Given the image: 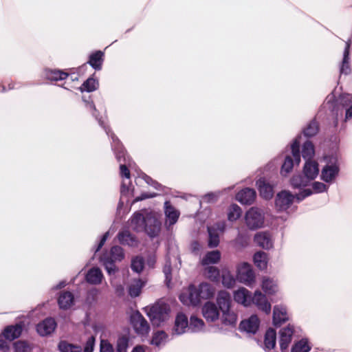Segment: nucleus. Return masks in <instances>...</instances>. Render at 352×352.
I'll use <instances>...</instances> for the list:
<instances>
[{
    "label": "nucleus",
    "instance_id": "59",
    "mask_svg": "<svg viewBox=\"0 0 352 352\" xmlns=\"http://www.w3.org/2000/svg\"><path fill=\"white\" fill-rule=\"evenodd\" d=\"M8 340L1 333L0 334V352H6L8 349Z\"/></svg>",
    "mask_w": 352,
    "mask_h": 352
},
{
    "label": "nucleus",
    "instance_id": "18",
    "mask_svg": "<svg viewBox=\"0 0 352 352\" xmlns=\"http://www.w3.org/2000/svg\"><path fill=\"white\" fill-rule=\"evenodd\" d=\"M104 60V52L101 50H97L91 53L89 56L88 63L95 70L100 71L102 69Z\"/></svg>",
    "mask_w": 352,
    "mask_h": 352
},
{
    "label": "nucleus",
    "instance_id": "45",
    "mask_svg": "<svg viewBox=\"0 0 352 352\" xmlns=\"http://www.w3.org/2000/svg\"><path fill=\"white\" fill-rule=\"evenodd\" d=\"M144 267V259L141 256H134L131 260V270L138 274L141 273Z\"/></svg>",
    "mask_w": 352,
    "mask_h": 352
},
{
    "label": "nucleus",
    "instance_id": "55",
    "mask_svg": "<svg viewBox=\"0 0 352 352\" xmlns=\"http://www.w3.org/2000/svg\"><path fill=\"white\" fill-rule=\"evenodd\" d=\"M100 352H114L113 345L107 340H101Z\"/></svg>",
    "mask_w": 352,
    "mask_h": 352
},
{
    "label": "nucleus",
    "instance_id": "11",
    "mask_svg": "<svg viewBox=\"0 0 352 352\" xmlns=\"http://www.w3.org/2000/svg\"><path fill=\"white\" fill-rule=\"evenodd\" d=\"M256 197V193L254 189L251 188H244L239 191L236 195V199L244 205H251L254 203Z\"/></svg>",
    "mask_w": 352,
    "mask_h": 352
},
{
    "label": "nucleus",
    "instance_id": "13",
    "mask_svg": "<svg viewBox=\"0 0 352 352\" xmlns=\"http://www.w3.org/2000/svg\"><path fill=\"white\" fill-rule=\"evenodd\" d=\"M56 322L52 318H47L36 325V331L41 336L51 334L56 327Z\"/></svg>",
    "mask_w": 352,
    "mask_h": 352
},
{
    "label": "nucleus",
    "instance_id": "26",
    "mask_svg": "<svg viewBox=\"0 0 352 352\" xmlns=\"http://www.w3.org/2000/svg\"><path fill=\"white\" fill-rule=\"evenodd\" d=\"M103 278L102 271L98 267H92L87 273L85 279L87 283L92 285H99Z\"/></svg>",
    "mask_w": 352,
    "mask_h": 352
},
{
    "label": "nucleus",
    "instance_id": "35",
    "mask_svg": "<svg viewBox=\"0 0 352 352\" xmlns=\"http://www.w3.org/2000/svg\"><path fill=\"white\" fill-rule=\"evenodd\" d=\"M69 74L60 70L49 69L45 72L46 78L51 81H58L65 80L68 77Z\"/></svg>",
    "mask_w": 352,
    "mask_h": 352
},
{
    "label": "nucleus",
    "instance_id": "60",
    "mask_svg": "<svg viewBox=\"0 0 352 352\" xmlns=\"http://www.w3.org/2000/svg\"><path fill=\"white\" fill-rule=\"evenodd\" d=\"M201 248H202V246L201 245L199 242L197 241H193L190 243L191 251L192 253H194L195 254H198L200 252Z\"/></svg>",
    "mask_w": 352,
    "mask_h": 352
},
{
    "label": "nucleus",
    "instance_id": "9",
    "mask_svg": "<svg viewBox=\"0 0 352 352\" xmlns=\"http://www.w3.org/2000/svg\"><path fill=\"white\" fill-rule=\"evenodd\" d=\"M161 228V223L157 218L152 215L146 216V221L143 229L146 234L151 238L158 235Z\"/></svg>",
    "mask_w": 352,
    "mask_h": 352
},
{
    "label": "nucleus",
    "instance_id": "12",
    "mask_svg": "<svg viewBox=\"0 0 352 352\" xmlns=\"http://www.w3.org/2000/svg\"><path fill=\"white\" fill-rule=\"evenodd\" d=\"M236 277L240 282L245 284L254 282L255 278L253 270L248 263H244L238 269Z\"/></svg>",
    "mask_w": 352,
    "mask_h": 352
},
{
    "label": "nucleus",
    "instance_id": "34",
    "mask_svg": "<svg viewBox=\"0 0 352 352\" xmlns=\"http://www.w3.org/2000/svg\"><path fill=\"white\" fill-rule=\"evenodd\" d=\"M197 288L202 299H209L214 294V289L209 283H202L199 284Z\"/></svg>",
    "mask_w": 352,
    "mask_h": 352
},
{
    "label": "nucleus",
    "instance_id": "2",
    "mask_svg": "<svg viewBox=\"0 0 352 352\" xmlns=\"http://www.w3.org/2000/svg\"><path fill=\"white\" fill-rule=\"evenodd\" d=\"M169 312L168 305L165 303H157L151 307L148 315L152 323L154 325L159 326L161 322L166 320Z\"/></svg>",
    "mask_w": 352,
    "mask_h": 352
},
{
    "label": "nucleus",
    "instance_id": "52",
    "mask_svg": "<svg viewBox=\"0 0 352 352\" xmlns=\"http://www.w3.org/2000/svg\"><path fill=\"white\" fill-rule=\"evenodd\" d=\"M206 272L208 278L212 281L219 280L220 276L219 270L214 266H209L206 269Z\"/></svg>",
    "mask_w": 352,
    "mask_h": 352
},
{
    "label": "nucleus",
    "instance_id": "57",
    "mask_svg": "<svg viewBox=\"0 0 352 352\" xmlns=\"http://www.w3.org/2000/svg\"><path fill=\"white\" fill-rule=\"evenodd\" d=\"M94 342L95 338L94 336H91L90 338H89V339L86 342L84 352H92L94 350Z\"/></svg>",
    "mask_w": 352,
    "mask_h": 352
},
{
    "label": "nucleus",
    "instance_id": "15",
    "mask_svg": "<svg viewBox=\"0 0 352 352\" xmlns=\"http://www.w3.org/2000/svg\"><path fill=\"white\" fill-rule=\"evenodd\" d=\"M294 332V327L288 325L280 331V348L282 351L287 349L292 342V336Z\"/></svg>",
    "mask_w": 352,
    "mask_h": 352
},
{
    "label": "nucleus",
    "instance_id": "27",
    "mask_svg": "<svg viewBox=\"0 0 352 352\" xmlns=\"http://www.w3.org/2000/svg\"><path fill=\"white\" fill-rule=\"evenodd\" d=\"M251 292L245 288H241L236 291L234 294V299L238 303H241L244 306L250 305Z\"/></svg>",
    "mask_w": 352,
    "mask_h": 352
},
{
    "label": "nucleus",
    "instance_id": "41",
    "mask_svg": "<svg viewBox=\"0 0 352 352\" xmlns=\"http://www.w3.org/2000/svg\"><path fill=\"white\" fill-rule=\"evenodd\" d=\"M237 320L236 314L230 309L222 312V322L225 325L234 326Z\"/></svg>",
    "mask_w": 352,
    "mask_h": 352
},
{
    "label": "nucleus",
    "instance_id": "22",
    "mask_svg": "<svg viewBox=\"0 0 352 352\" xmlns=\"http://www.w3.org/2000/svg\"><path fill=\"white\" fill-rule=\"evenodd\" d=\"M319 173L318 164L314 160H307L303 167V174L309 179L314 180Z\"/></svg>",
    "mask_w": 352,
    "mask_h": 352
},
{
    "label": "nucleus",
    "instance_id": "10",
    "mask_svg": "<svg viewBox=\"0 0 352 352\" xmlns=\"http://www.w3.org/2000/svg\"><path fill=\"white\" fill-rule=\"evenodd\" d=\"M260 325V320L256 315L251 316L248 319L242 320L239 324V329L255 334Z\"/></svg>",
    "mask_w": 352,
    "mask_h": 352
},
{
    "label": "nucleus",
    "instance_id": "29",
    "mask_svg": "<svg viewBox=\"0 0 352 352\" xmlns=\"http://www.w3.org/2000/svg\"><path fill=\"white\" fill-rule=\"evenodd\" d=\"M94 74L89 77L81 85L80 90L87 92H92L96 91L99 87V82L98 79L94 78Z\"/></svg>",
    "mask_w": 352,
    "mask_h": 352
},
{
    "label": "nucleus",
    "instance_id": "6",
    "mask_svg": "<svg viewBox=\"0 0 352 352\" xmlns=\"http://www.w3.org/2000/svg\"><path fill=\"white\" fill-rule=\"evenodd\" d=\"M294 195L287 190L279 192L275 198V206L278 211L287 210L294 203Z\"/></svg>",
    "mask_w": 352,
    "mask_h": 352
},
{
    "label": "nucleus",
    "instance_id": "61",
    "mask_svg": "<svg viewBox=\"0 0 352 352\" xmlns=\"http://www.w3.org/2000/svg\"><path fill=\"white\" fill-rule=\"evenodd\" d=\"M16 352H26L28 345L24 342H17L15 343Z\"/></svg>",
    "mask_w": 352,
    "mask_h": 352
},
{
    "label": "nucleus",
    "instance_id": "51",
    "mask_svg": "<svg viewBox=\"0 0 352 352\" xmlns=\"http://www.w3.org/2000/svg\"><path fill=\"white\" fill-rule=\"evenodd\" d=\"M204 326V322L201 319L195 316H192L190 317L189 328L191 329L193 331L201 330Z\"/></svg>",
    "mask_w": 352,
    "mask_h": 352
},
{
    "label": "nucleus",
    "instance_id": "30",
    "mask_svg": "<svg viewBox=\"0 0 352 352\" xmlns=\"http://www.w3.org/2000/svg\"><path fill=\"white\" fill-rule=\"evenodd\" d=\"M267 254L262 251L257 252L254 255V264L261 270L267 268Z\"/></svg>",
    "mask_w": 352,
    "mask_h": 352
},
{
    "label": "nucleus",
    "instance_id": "14",
    "mask_svg": "<svg viewBox=\"0 0 352 352\" xmlns=\"http://www.w3.org/2000/svg\"><path fill=\"white\" fill-rule=\"evenodd\" d=\"M203 316L208 322H214L219 317V309L210 301L206 302L202 308Z\"/></svg>",
    "mask_w": 352,
    "mask_h": 352
},
{
    "label": "nucleus",
    "instance_id": "54",
    "mask_svg": "<svg viewBox=\"0 0 352 352\" xmlns=\"http://www.w3.org/2000/svg\"><path fill=\"white\" fill-rule=\"evenodd\" d=\"M222 283L224 286L227 287L228 288H231L234 285L235 280L229 274H224L222 276Z\"/></svg>",
    "mask_w": 352,
    "mask_h": 352
},
{
    "label": "nucleus",
    "instance_id": "32",
    "mask_svg": "<svg viewBox=\"0 0 352 352\" xmlns=\"http://www.w3.org/2000/svg\"><path fill=\"white\" fill-rule=\"evenodd\" d=\"M146 221V217L142 213L136 212L131 217V226L134 230L139 232L143 229Z\"/></svg>",
    "mask_w": 352,
    "mask_h": 352
},
{
    "label": "nucleus",
    "instance_id": "21",
    "mask_svg": "<svg viewBox=\"0 0 352 352\" xmlns=\"http://www.w3.org/2000/svg\"><path fill=\"white\" fill-rule=\"evenodd\" d=\"M217 302L219 306L218 309L222 312L228 311V309H230L232 303L230 294L225 290L219 292L217 297Z\"/></svg>",
    "mask_w": 352,
    "mask_h": 352
},
{
    "label": "nucleus",
    "instance_id": "4",
    "mask_svg": "<svg viewBox=\"0 0 352 352\" xmlns=\"http://www.w3.org/2000/svg\"><path fill=\"white\" fill-rule=\"evenodd\" d=\"M245 223L250 230L261 228L264 223V217L257 208H251L245 214Z\"/></svg>",
    "mask_w": 352,
    "mask_h": 352
},
{
    "label": "nucleus",
    "instance_id": "64",
    "mask_svg": "<svg viewBox=\"0 0 352 352\" xmlns=\"http://www.w3.org/2000/svg\"><path fill=\"white\" fill-rule=\"evenodd\" d=\"M154 197V195H149L148 193L144 192V193H142L140 196L137 197L135 199V201H142L144 199L151 198V197Z\"/></svg>",
    "mask_w": 352,
    "mask_h": 352
},
{
    "label": "nucleus",
    "instance_id": "5",
    "mask_svg": "<svg viewBox=\"0 0 352 352\" xmlns=\"http://www.w3.org/2000/svg\"><path fill=\"white\" fill-rule=\"evenodd\" d=\"M131 322L135 331L138 335L146 336L148 333L150 326L147 320L139 311L131 316Z\"/></svg>",
    "mask_w": 352,
    "mask_h": 352
},
{
    "label": "nucleus",
    "instance_id": "46",
    "mask_svg": "<svg viewBox=\"0 0 352 352\" xmlns=\"http://www.w3.org/2000/svg\"><path fill=\"white\" fill-rule=\"evenodd\" d=\"M129 338L126 336H120L116 342V352H127L129 347Z\"/></svg>",
    "mask_w": 352,
    "mask_h": 352
},
{
    "label": "nucleus",
    "instance_id": "40",
    "mask_svg": "<svg viewBox=\"0 0 352 352\" xmlns=\"http://www.w3.org/2000/svg\"><path fill=\"white\" fill-rule=\"evenodd\" d=\"M104 254L116 261H121L124 257L123 249L118 245L113 246L109 254L106 253Z\"/></svg>",
    "mask_w": 352,
    "mask_h": 352
},
{
    "label": "nucleus",
    "instance_id": "39",
    "mask_svg": "<svg viewBox=\"0 0 352 352\" xmlns=\"http://www.w3.org/2000/svg\"><path fill=\"white\" fill-rule=\"evenodd\" d=\"M319 131V124L316 119L311 120L303 130V134L306 137H313Z\"/></svg>",
    "mask_w": 352,
    "mask_h": 352
},
{
    "label": "nucleus",
    "instance_id": "44",
    "mask_svg": "<svg viewBox=\"0 0 352 352\" xmlns=\"http://www.w3.org/2000/svg\"><path fill=\"white\" fill-rule=\"evenodd\" d=\"M276 284L270 278H263L262 289L267 294H274L276 292Z\"/></svg>",
    "mask_w": 352,
    "mask_h": 352
},
{
    "label": "nucleus",
    "instance_id": "62",
    "mask_svg": "<svg viewBox=\"0 0 352 352\" xmlns=\"http://www.w3.org/2000/svg\"><path fill=\"white\" fill-rule=\"evenodd\" d=\"M108 236H109V232H106L103 234L102 237L101 238V239L97 246L96 252L99 251L102 248V246L104 245V244L105 243V242L108 238Z\"/></svg>",
    "mask_w": 352,
    "mask_h": 352
},
{
    "label": "nucleus",
    "instance_id": "1",
    "mask_svg": "<svg viewBox=\"0 0 352 352\" xmlns=\"http://www.w3.org/2000/svg\"><path fill=\"white\" fill-rule=\"evenodd\" d=\"M300 142L298 138H296L291 146L292 153L293 158L287 155L285 157L284 162L281 166L280 174L283 176H287L290 173L294 167V164L298 165L300 162Z\"/></svg>",
    "mask_w": 352,
    "mask_h": 352
},
{
    "label": "nucleus",
    "instance_id": "56",
    "mask_svg": "<svg viewBox=\"0 0 352 352\" xmlns=\"http://www.w3.org/2000/svg\"><path fill=\"white\" fill-rule=\"evenodd\" d=\"M312 188L314 192L317 193L324 192L327 189V187L324 184L319 182H314L312 184Z\"/></svg>",
    "mask_w": 352,
    "mask_h": 352
},
{
    "label": "nucleus",
    "instance_id": "23",
    "mask_svg": "<svg viewBox=\"0 0 352 352\" xmlns=\"http://www.w3.org/2000/svg\"><path fill=\"white\" fill-rule=\"evenodd\" d=\"M254 240L257 245L265 250L270 249L273 245L271 236L267 232H258L255 234Z\"/></svg>",
    "mask_w": 352,
    "mask_h": 352
},
{
    "label": "nucleus",
    "instance_id": "47",
    "mask_svg": "<svg viewBox=\"0 0 352 352\" xmlns=\"http://www.w3.org/2000/svg\"><path fill=\"white\" fill-rule=\"evenodd\" d=\"M310 350L311 347L309 346L307 340L301 339L294 344L291 352H309Z\"/></svg>",
    "mask_w": 352,
    "mask_h": 352
},
{
    "label": "nucleus",
    "instance_id": "24",
    "mask_svg": "<svg viewBox=\"0 0 352 352\" xmlns=\"http://www.w3.org/2000/svg\"><path fill=\"white\" fill-rule=\"evenodd\" d=\"M288 320L286 309L278 305L274 306L273 310V324L276 327H280Z\"/></svg>",
    "mask_w": 352,
    "mask_h": 352
},
{
    "label": "nucleus",
    "instance_id": "25",
    "mask_svg": "<svg viewBox=\"0 0 352 352\" xmlns=\"http://www.w3.org/2000/svg\"><path fill=\"white\" fill-rule=\"evenodd\" d=\"M74 296L73 294L68 291H62L58 298V304L62 309H67L74 304Z\"/></svg>",
    "mask_w": 352,
    "mask_h": 352
},
{
    "label": "nucleus",
    "instance_id": "8",
    "mask_svg": "<svg viewBox=\"0 0 352 352\" xmlns=\"http://www.w3.org/2000/svg\"><path fill=\"white\" fill-rule=\"evenodd\" d=\"M256 186L259 192L260 196L266 199L270 200L274 196V186L272 185L264 177H261L256 182Z\"/></svg>",
    "mask_w": 352,
    "mask_h": 352
},
{
    "label": "nucleus",
    "instance_id": "49",
    "mask_svg": "<svg viewBox=\"0 0 352 352\" xmlns=\"http://www.w3.org/2000/svg\"><path fill=\"white\" fill-rule=\"evenodd\" d=\"M115 153L116 157L118 162L121 164L126 163L127 157L126 154V151L124 148L123 146H119L118 147H115L112 148Z\"/></svg>",
    "mask_w": 352,
    "mask_h": 352
},
{
    "label": "nucleus",
    "instance_id": "38",
    "mask_svg": "<svg viewBox=\"0 0 352 352\" xmlns=\"http://www.w3.org/2000/svg\"><path fill=\"white\" fill-rule=\"evenodd\" d=\"M100 261L109 274H114L118 270L115 264L116 261L109 258L107 255L102 254L100 257Z\"/></svg>",
    "mask_w": 352,
    "mask_h": 352
},
{
    "label": "nucleus",
    "instance_id": "20",
    "mask_svg": "<svg viewBox=\"0 0 352 352\" xmlns=\"http://www.w3.org/2000/svg\"><path fill=\"white\" fill-rule=\"evenodd\" d=\"M22 325L16 324L15 325L6 327L1 334L5 337L6 340L10 342L19 338L22 333Z\"/></svg>",
    "mask_w": 352,
    "mask_h": 352
},
{
    "label": "nucleus",
    "instance_id": "48",
    "mask_svg": "<svg viewBox=\"0 0 352 352\" xmlns=\"http://www.w3.org/2000/svg\"><path fill=\"white\" fill-rule=\"evenodd\" d=\"M143 287V283L141 280H136L134 283L131 284L129 287V294L135 298L141 294L142 288Z\"/></svg>",
    "mask_w": 352,
    "mask_h": 352
},
{
    "label": "nucleus",
    "instance_id": "3",
    "mask_svg": "<svg viewBox=\"0 0 352 352\" xmlns=\"http://www.w3.org/2000/svg\"><path fill=\"white\" fill-rule=\"evenodd\" d=\"M179 300L187 306H197L200 304L201 298L197 287L194 285L188 286L187 292H182L179 296Z\"/></svg>",
    "mask_w": 352,
    "mask_h": 352
},
{
    "label": "nucleus",
    "instance_id": "19",
    "mask_svg": "<svg viewBox=\"0 0 352 352\" xmlns=\"http://www.w3.org/2000/svg\"><path fill=\"white\" fill-rule=\"evenodd\" d=\"M188 327V320L186 315L182 312L178 313L175 320L174 332L177 335H181L185 332L186 329Z\"/></svg>",
    "mask_w": 352,
    "mask_h": 352
},
{
    "label": "nucleus",
    "instance_id": "28",
    "mask_svg": "<svg viewBox=\"0 0 352 352\" xmlns=\"http://www.w3.org/2000/svg\"><path fill=\"white\" fill-rule=\"evenodd\" d=\"M276 332L272 328H269L265 334L264 344L267 350L274 349L276 346Z\"/></svg>",
    "mask_w": 352,
    "mask_h": 352
},
{
    "label": "nucleus",
    "instance_id": "37",
    "mask_svg": "<svg viewBox=\"0 0 352 352\" xmlns=\"http://www.w3.org/2000/svg\"><path fill=\"white\" fill-rule=\"evenodd\" d=\"M315 154V148L313 143L307 140L302 145V156L307 160H312V157Z\"/></svg>",
    "mask_w": 352,
    "mask_h": 352
},
{
    "label": "nucleus",
    "instance_id": "33",
    "mask_svg": "<svg viewBox=\"0 0 352 352\" xmlns=\"http://www.w3.org/2000/svg\"><path fill=\"white\" fill-rule=\"evenodd\" d=\"M221 259V252L219 250H213L208 252L203 258L201 264L208 265L210 264H215L219 262Z\"/></svg>",
    "mask_w": 352,
    "mask_h": 352
},
{
    "label": "nucleus",
    "instance_id": "31",
    "mask_svg": "<svg viewBox=\"0 0 352 352\" xmlns=\"http://www.w3.org/2000/svg\"><path fill=\"white\" fill-rule=\"evenodd\" d=\"M165 214L169 220L170 224H175L179 216V212L170 204L169 201L165 202Z\"/></svg>",
    "mask_w": 352,
    "mask_h": 352
},
{
    "label": "nucleus",
    "instance_id": "36",
    "mask_svg": "<svg viewBox=\"0 0 352 352\" xmlns=\"http://www.w3.org/2000/svg\"><path fill=\"white\" fill-rule=\"evenodd\" d=\"M310 182L305 175H297L291 179V185L294 188H300L308 186Z\"/></svg>",
    "mask_w": 352,
    "mask_h": 352
},
{
    "label": "nucleus",
    "instance_id": "16",
    "mask_svg": "<svg viewBox=\"0 0 352 352\" xmlns=\"http://www.w3.org/2000/svg\"><path fill=\"white\" fill-rule=\"evenodd\" d=\"M117 238L121 245L129 247H137L139 243L138 238L129 230L119 232Z\"/></svg>",
    "mask_w": 352,
    "mask_h": 352
},
{
    "label": "nucleus",
    "instance_id": "63",
    "mask_svg": "<svg viewBox=\"0 0 352 352\" xmlns=\"http://www.w3.org/2000/svg\"><path fill=\"white\" fill-rule=\"evenodd\" d=\"M111 138L112 140V148H114L115 147H118L119 146H122V143L114 133H112L111 135Z\"/></svg>",
    "mask_w": 352,
    "mask_h": 352
},
{
    "label": "nucleus",
    "instance_id": "17",
    "mask_svg": "<svg viewBox=\"0 0 352 352\" xmlns=\"http://www.w3.org/2000/svg\"><path fill=\"white\" fill-rule=\"evenodd\" d=\"M340 171L336 164L326 165L322 170L321 179L325 182H331L338 176Z\"/></svg>",
    "mask_w": 352,
    "mask_h": 352
},
{
    "label": "nucleus",
    "instance_id": "42",
    "mask_svg": "<svg viewBox=\"0 0 352 352\" xmlns=\"http://www.w3.org/2000/svg\"><path fill=\"white\" fill-rule=\"evenodd\" d=\"M242 214L241 208L236 204H232L228 208V219L234 221L240 218Z\"/></svg>",
    "mask_w": 352,
    "mask_h": 352
},
{
    "label": "nucleus",
    "instance_id": "53",
    "mask_svg": "<svg viewBox=\"0 0 352 352\" xmlns=\"http://www.w3.org/2000/svg\"><path fill=\"white\" fill-rule=\"evenodd\" d=\"M167 338V334L163 331H157L153 336L151 343L156 346H160L161 343Z\"/></svg>",
    "mask_w": 352,
    "mask_h": 352
},
{
    "label": "nucleus",
    "instance_id": "58",
    "mask_svg": "<svg viewBox=\"0 0 352 352\" xmlns=\"http://www.w3.org/2000/svg\"><path fill=\"white\" fill-rule=\"evenodd\" d=\"M120 174L121 177H124L127 179L130 178V170L126 166V163L120 164Z\"/></svg>",
    "mask_w": 352,
    "mask_h": 352
},
{
    "label": "nucleus",
    "instance_id": "7",
    "mask_svg": "<svg viewBox=\"0 0 352 352\" xmlns=\"http://www.w3.org/2000/svg\"><path fill=\"white\" fill-rule=\"evenodd\" d=\"M251 304H254L258 309L263 311L266 314H269L271 311V304L268 302L265 296L258 290L254 292L253 296H250Z\"/></svg>",
    "mask_w": 352,
    "mask_h": 352
},
{
    "label": "nucleus",
    "instance_id": "43",
    "mask_svg": "<svg viewBox=\"0 0 352 352\" xmlns=\"http://www.w3.org/2000/svg\"><path fill=\"white\" fill-rule=\"evenodd\" d=\"M60 352H81L82 348L77 344H70L66 341H60L58 344Z\"/></svg>",
    "mask_w": 352,
    "mask_h": 352
},
{
    "label": "nucleus",
    "instance_id": "50",
    "mask_svg": "<svg viewBox=\"0 0 352 352\" xmlns=\"http://www.w3.org/2000/svg\"><path fill=\"white\" fill-rule=\"evenodd\" d=\"M208 230L209 235L208 241V247L210 248L217 247L219 243V236L218 233L216 231H212L210 228H208Z\"/></svg>",
    "mask_w": 352,
    "mask_h": 352
}]
</instances>
